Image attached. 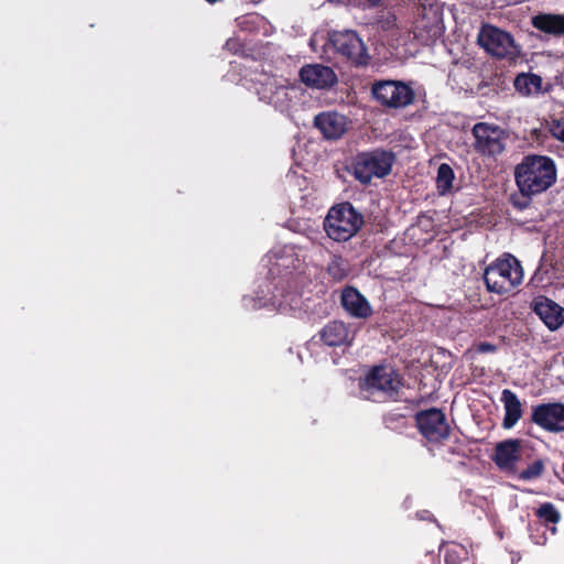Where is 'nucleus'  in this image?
Returning <instances> with one entry per match:
<instances>
[{"instance_id": "obj_1", "label": "nucleus", "mask_w": 564, "mask_h": 564, "mask_svg": "<svg viewBox=\"0 0 564 564\" xmlns=\"http://www.w3.org/2000/svg\"><path fill=\"white\" fill-rule=\"evenodd\" d=\"M556 166L552 158L539 154L524 155L514 169L519 191L542 194L556 182Z\"/></svg>"}, {"instance_id": "obj_2", "label": "nucleus", "mask_w": 564, "mask_h": 564, "mask_svg": "<svg viewBox=\"0 0 564 564\" xmlns=\"http://www.w3.org/2000/svg\"><path fill=\"white\" fill-rule=\"evenodd\" d=\"M482 279L488 292L501 295L511 292L522 282L523 270L516 257L505 254L485 269Z\"/></svg>"}, {"instance_id": "obj_3", "label": "nucleus", "mask_w": 564, "mask_h": 564, "mask_svg": "<svg viewBox=\"0 0 564 564\" xmlns=\"http://www.w3.org/2000/svg\"><path fill=\"white\" fill-rule=\"evenodd\" d=\"M394 162V153L384 149L358 152L351 163L352 175L361 184L368 185L373 177L388 176Z\"/></svg>"}, {"instance_id": "obj_4", "label": "nucleus", "mask_w": 564, "mask_h": 564, "mask_svg": "<svg viewBox=\"0 0 564 564\" xmlns=\"http://www.w3.org/2000/svg\"><path fill=\"white\" fill-rule=\"evenodd\" d=\"M364 225V216L349 202L333 206L324 220L327 236L335 241H347Z\"/></svg>"}, {"instance_id": "obj_5", "label": "nucleus", "mask_w": 564, "mask_h": 564, "mask_svg": "<svg viewBox=\"0 0 564 564\" xmlns=\"http://www.w3.org/2000/svg\"><path fill=\"white\" fill-rule=\"evenodd\" d=\"M372 98L384 109H404L415 102L416 94L410 83L394 79L375 80Z\"/></svg>"}, {"instance_id": "obj_6", "label": "nucleus", "mask_w": 564, "mask_h": 564, "mask_svg": "<svg viewBox=\"0 0 564 564\" xmlns=\"http://www.w3.org/2000/svg\"><path fill=\"white\" fill-rule=\"evenodd\" d=\"M414 420L420 434L429 443L441 444L449 437L451 426L441 409L421 410L415 413Z\"/></svg>"}, {"instance_id": "obj_7", "label": "nucleus", "mask_w": 564, "mask_h": 564, "mask_svg": "<svg viewBox=\"0 0 564 564\" xmlns=\"http://www.w3.org/2000/svg\"><path fill=\"white\" fill-rule=\"evenodd\" d=\"M477 41L487 53L497 58L514 57L518 54L512 35L491 24L480 28Z\"/></svg>"}, {"instance_id": "obj_8", "label": "nucleus", "mask_w": 564, "mask_h": 564, "mask_svg": "<svg viewBox=\"0 0 564 564\" xmlns=\"http://www.w3.org/2000/svg\"><path fill=\"white\" fill-rule=\"evenodd\" d=\"M474 148L481 155L497 156L505 151L506 132L498 126L478 122L474 126Z\"/></svg>"}, {"instance_id": "obj_9", "label": "nucleus", "mask_w": 564, "mask_h": 564, "mask_svg": "<svg viewBox=\"0 0 564 564\" xmlns=\"http://www.w3.org/2000/svg\"><path fill=\"white\" fill-rule=\"evenodd\" d=\"M334 48L356 66L367 65L369 55L362 40L355 31L334 32L330 36Z\"/></svg>"}, {"instance_id": "obj_10", "label": "nucleus", "mask_w": 564, "mask_h": 564, "mask_svg": "<svg viewBox=\"0 0 564 564\" xmlns=\"http://www.w3.org/2000/svg\"><path fill=\"white\" fill-rule=\"evenodd\" d=\"M368 390H378L388 398L397 400L399 390L403 386L402 377L392 368L375 366L365 378Z\"/></svg>"}, {"instance_id": "obj_11", "label": "nucleus", "mask_w": 564, "mask_h": 564, "mask_svg": "<svg viewBox=\"0 0 564 564\" xmlns=\"http://www.w3.org/2000/svg\"><path fill=\"white\" fill-rule=\"evenodd\" d=\"M522 441L508 438L496 444L492 460L496 466L509 474L518 473L517 463L521 457Z\"/></svg>"}, {"instance_id": "obj_12", "label": "nucleus", "mask_w": 564, "mask_h": 564, "mask_svg": "<svg viewBox=\"0 0 564 564\" xmlns=\"http://www.w3.org/2000/svg\"><path fill=\"white\" fill-rule=\"evenodd\" d=\"M531 420L533 423L546 431H564V404H539L533 408Z\"/></svg>"}, {"instance_id": "obj_13", "label": "nucleus", "mask_w": 564, "mask_h": 564, "mask_svg": "<svg viewBox=\"0 0 564 564\" xmlns=\"http://www.w3.org/2000/svg\"><path fill=\"white\" fill-rule=\"evenodd\" d=\"M300 79L307 87L328 89L337 84V75L332 67L323 64H307L300 69Z\"/></svg>"}, {"instance_id": "obj_14", "label": "nucleus", "mask_w": 564, "mask_h": 564, "mask_svg": "<svg viewBox=\"0 0 564 564\" xmlns=\"http://www.w3.org/2000/svg\"><path fill=\"white\" fill-rule=\"evenodd\" d=\"M321 341L328 347L351 346L356 330L341 321L328 322L318 333Z\"/></svg>"}, {"instance_id": "obj_15", "label": "nucleus", "mask_w": 564, "mask_h": 564, "mask_svg": "<svg viewBox=\"0 0 564 564\" xmlns=\"http://www.w3.org/2000/svg\"><path fill=\"white\" fill-rule=\"evenodd\" d=\"M347 119L336 111L318 113L314 119V126L328 140L339 139L347 130Z\"/></svg>"}, {"instance_id": "obj_16", "label": "nucleus", "mask_w": 564, "mask_h": 564, "mask_svg": "<svg viewBox=\"0 0 564 564\" xmlns=\"http://www.w3.org/2000/svg\"><path fill=\"white\" fill-rule=\"evenodd\" d=\"M533 311L551 330L564 324V307L547 297L535 299Z\"/></svg>"}, {"instance_id": "obj_17", "label": "nucleus", "mask_w": 564, "mask_h": 564, "mask_svg": "<svg viewBox=\"0 0 564 564\" xmlns=\"http://www.w3.org/2000/svg\"><path fill=\"white\" fill-rule=\"evenodd\" d=\"M343 307L354 317L367 318L372 314L367 299L355 288L348 286L341 293Z\"/></svg>"}, {"instance_id": "obj_18", "label": "nucleus", "mask_w": 564, "mask_h": 564, "mask_svg": "<svg viewBox=\"0 0 564 564\" xmlns=\"http://www.w3.org/2000/svg\"><path fill=\"white\" fill-rule=\"evenodd\" d=\"M501 401L505 405V417L502 421V426L505 429H511L522 416L521 402L517 394L509 389H505L502 391Z\"/></svg>"}, {"instance_id": "obj_19", "label": "nucleus", "mask_w": 564, "mask_h": 564, "mask_svg": "<svg viewBox=\"0 0 564 564\" xmlns=\"http://www.w3.org/2000/svg\"><path fill=\"white\" fill-rule=\"evenodd\" d=\"M542 77L534 73H520L516 76L514 89L523 97L539 95L542 91Z\"/></svg>"}, {"instance_id": "obj_20", "label": "nucleus", "mask_w": 564, "mask_h": 564, "mask_svg": "<svg viewBox=\"0 0 564 564\" xmlns=\"http://www.w3.org/2000/svg\"><path fill=\"white\" fill-rule=\"evenodd\" d=\"M350 272L349 263L339 254H333L326 267V273L335 282L345 280Z\"/></svg>"}, {"instance_id": "obj_21", "label": "nucleus", "mask_w": 564, "mask_h": 564, "mask_svg": "<svg viewBox=\"0 0 564 564\" xmlns=\"http://www.w3.org/2000/svg\"><path fill=\"white\" fill-rule=\"evenodd\" d=\"M382 420L387 429L398 433H402L409 426L408 415L399 410H391L383 414Z\"/></svg>"}, {"instance_id": "obj_22", "label": "nucleus", "mask_w": 564, "mask_h": 564, "mask_svg": "<svg viewBox=\"0 0 564 564\" xmlns=\"http://www.w3.org/2000/svg\"><path fill=\"white\" fill-rule=\"evenodd\" d=\"M455 178L453 169L447 163H442L437 170L436 187L441 195H445L453 187Z\"/></svg>"}, {"instance_id": "obj_23", "label": "nucleus", "mask_w": 564, "mask_h": 564, "mask_svg": "<svg viewBox=\"0 0 564 564\" xmlns=\"http://www.w3.org/2000/svg\"><path fill=\"white\" fill-rule=\"evenodd\" d=\"M535 514L545 523L555 524L561 520L560 512L551 502H545L541 505L540 508L535 511Z\"/></svg>"}, {"instance_id": "obj_24", "label": "nucleus", "mask_w": 564, "mask_h": 564, "mask_svg": "<svg viewBox=\"0 0 564 564\" xmlns=\"http://www.w3.org/2000/svg\"><path fill=\"white\" fill-rule=\"evenodd\" d=\"M544 468V462L542 459H536L531 465H529L528 468L517 473L518 478L524 481L536 479L542 476Z\"/></svg>"}, {"instance_id": "obj_25", "label": "nucleus", "mask_w": 564, "mask_h": 564, "mask_svg": "<svg viewBox=\"0 0 564 564\" xmlns=\"http://www.w3.org/2000/svg\"><path fill=\"white\" fill-rule=\"evenodd\" d=\"M551 135L564 143V115L553 116L547 121Z\"/></svg>"}, {"instance_id": "obj_26", "label": "nucleus", "mask_w": 564, "mask_h": 564, "mask_svg": "<svg viewBox=\"0 0 564 564\" xmlns=\"http://www.w3.org/2000/svg\"><path fill=\"white\" fill-rule=\"evenodd\" d=\"M535 195H539V193H523L519 191V194L511 195L510 202L514 208L524 210L531 205L532 197Z\"/></svg>"}, {"instance_id": "obj_27", "label": "nucleus", "mask_w": 564, "mask_h": 564, "mask_svg": "<svg viewBox=\"0 0 564 564\" xmlns=\"http://www.w3.org/2000/svg\"><path fill=\"white\" fill-rule=\"evenodd\" d=\"M395 15L389 11L382 12L380 15H378L376 23L379 29L383 31H389L395 25Z\"/></svg>"}, {"instance_id": "obj_28", "label": "nucleus", "mask_w": 564, "mask_h": 564, "mask_svg": "<svg viewBox=\"0 0 564 564\" xmlns=\"http://www.w3.org/2000/svg\"><path fill=\"white\" fill-rule=\"evenodd\" d=\"M496 349H497V347L494 344H490L487 341H482V343L478 344L476 347V350L481 354L494 352V351H496Z\"/></svg>"}, {"instance_id": "obj_29", "label": "nucleus", "mask_w": 564, "mask_h": 564, "mask_svg": "<svg viewBox=\"0 0 564 564\" xmlns=\"http://www.w3.org/2000/svg\"><path fill=\"white\" fill-rule=\"evenodd\" d=\"M444 561L445 564H457L456 558L451 553H446Z\"/></svg>"}, {"instance_id": "obj_30", "label": "nucleus", "mask_w": 564, "mask_h": 564, "mask_svg": "<svg viewBox=\"0 0 564 564\" xmlns=\"http://www.w3.org/2000/svg\"><path fill=\"white\" fill-rule=\"evenodd\" d=\"M371 6H377L381 2V0H366Z\"/></svg>"}]
</instances>
